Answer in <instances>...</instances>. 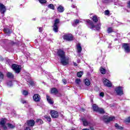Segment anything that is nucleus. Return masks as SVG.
<instances>
[{"label": "nucleus", "mask_w": 130, "mask_h": 130, "mask_svg": "<svg viewBox=\"0 0 130 130\" xmlns=\"http://www.w3.org/2000/svg\"><path fill=\"white\" fill-rule=\"evenodd\" d=\"M100 96L101 97H104V92H101V93H100Z\"/></svg>", "instance_id": "nucleus-43"}, {"label": "nucleus", "mask_w": 130, "mask_h": 130, "mask_svg": "<svg viewBox=\"0 0 130 130\" xmlns=\"http://www.w3.org/2000/svg\"><path fill=\"white\" fill-rule=\"evenodd\" d=\"M42 30H43V29L42 27L39 28V32H42Z\"/></svg>", "instance_id": "nucleus-45"}, {"label": "nucleus", "mask_w": 130, "mask_h": 130, "mask_svg": "<svg viewBox=\"0 0 130 130\" xmlns=\"http://www.w3.org/2000/svg\"><path fill=\"white\" fill-rule=\"evenodd\" d=\"M21 103L23 104H24V103H27V102L24 100H21Z\"/></svg>", "instance_id": "nucleus-44"}, {"label": "nucleus", "mask_w": 130, "mask_h": 130, "mask_svg": "<svg viewBox=\"0 0 130 130\" xmlns=\"http://www.w3.org/2000/svg\"><path fill=\"white\" fill-rule=\"evenodd\" d=\"M29 83L31 86H34V85H35V83L32 81H29Z\"/></svg>", "instance_id": "nucleus-41"}, {"label": "nucleus", "mask_w": 130, "mask_h": 130, "mask_svg": "<svg viewBox=\"0 0 130 130\" xmlns=\"http://www.w3.org/2000/svg\"><path fill=\"white\" fill-rule=\"evenodd\" d=\"M59 24V19H56L54 20L53 25V31L55 33L58 32V24Z\"/></svg>", "instance_id": "nucleus-3"}, {"label": "nucleus", "mask_w": 130, "mask_h": 130, "mask_svg": "<svg viewBox=\"0 0 130 130\" xmlns=\"http://www.w3.org/2000/svg\"><path fill=\"white\" fill-rule=\"evenodd\" d=\"M7 77H8L9 79H14V78H15V76L11 72H8L7 73Z\"/></svg>", "instance_id": "nucleus-18"}, {"label": "nucleus", "mask_w": 130, "mask_h": 130, "mask_svg": "<svg viewBox=\"0 0 130 130\" xmlns=\"http://www.w3.org/2000/svg\"><path fill=\"white\" fill-rule=\"evenodd\" d=\"M128 6L129 8H130V2L128 3Z\"/></svg>", "instance_id": "nucleus-51"}, {"label": "nucleus", "mask_w": 130, "mask_h": 130, "mask_svg": "<svg viewBox=\"0 0 130 130\" xmlns=\"http://www.w3.org/2000/svg\"><path fill=\"white\" fill-rule=\"evenodd\" d=\"M115 91L119 96L123 95V87L121 86L117 87L115 89Z\"/></svg>", "instance_id": "nucleus-5"}, {"label": "nucleus", "mask_w": 130, "mask_h": 130, "mask_svg": "<svg viewBox=\"0 0 130 130\" xmlns=\"http://www.w3.org/2000/svg\"><path fill=\"white\" fill-rule=\"evenodd\" d=\"M4 31L5 32V33H6V34H8V35L12 33V31L10 30V29L8 28H5L4 29Z\"/></svg>", "instance_id": "nucleus-23"}, {"label": "nucleus", "mask_w": 130, "mask_h": 130, "mask_svg": "<svg viewBox=\"0 0 130 130\" xmlns=\"http://www.w3.org/2000/svg\"><path fill=\"white\" fill-rule=\"evenodd\" d=\"M7 85L9 87H12V86H13V82L11 81H10L8 82H7Z\"/></svg>", "instance_id": "nucleus-34"}, {"label": "nucleus", "mask_w": 130, "mask_h": 130, "mask_svg": "<svg viewBox=\"0 0 130 130\" xmlns=\"http://www.w3.org/2000/svg\"><path fill=\"white\" fill-rule=\"evenodd\" d=\"M57 10L58 12H59V13H62L63 11H64V9H63V7L61 6H59L57 8Z\"/></svg>", "instance_id": "nucleus-21"}, {"label": "nucleus", "mask_w": 130, "mask_h": 130, "mask_svg": "<svg viewBox=\"0 0 130 130\" xmlns=\"http://www.w3.org/2000/svg\"><path fill=\"white\" fill-rule=\"evenodd\" d=\"M51 93H52V94H55V95H56V94H57V93H58V91L55 88H51Z\"/></svg>", "instance_id": "nucleus-19"}, {"label": "nucleus", "mask_w": 130, "mask_h": 130, "mask_svg": "<svg viewBox=\"0 0 130 130\" xmlns=\"http://www.w3.org/2000/svg\"><path fill=\"white\" fill-rule=\"evenodd\" d=\"M57 54L60 57L62 66L69 64V57H66V52L63 50L60 49L58 50Z\"/></svg>", "instance_id": "nucleus-1"}, {"label": "nucleus", "mask_w": 130, "mask_h": 130, "mask_svg": "<svg viewBox=\"0 0 130 130\" xmlns=\"http://www.w3.org/2000/svg\"><path fill=\"white\" fill-rule=\"evenodd\" d=\"M63 38L65 40H67V41H72V40H73V37L69 35H64Z\"/></svg>", "instance_id": "nucleus-13"}, {"label": "nucleus", "mask_w": 130, "mask_h": 130, "mask_svg": "<svg viewBox=\"0 0 130 130\" xmlns=\"http://www.w3.org/2000/svg\"><path fill=\"white\" fill-rule=\"evenodd\" d=\"M51 117L53 118H57L58 117V113L55 110H52L50 112Z\"/></svg>", "instance_id": "nucleus-10"}, {"label": "nucleus", "mask_w": 130, "mask_h": 130, "mask_svg": "<svg viewBox=\"0 0 130 130\" xmlns=\"http://www.w3.org/2000/svg\"><path fill=\"white\" fill-rule=\"evenodd\" d=\"M6 10V6L4 4H0V11L2 14H4Z\"/></svg>", "instance_id": "nucleus-15"}, {"label": "nucleus", "mask_w": 130, "mask_h": 130, "mask_svg": "<svg viewBox=\"0 0 130 130\" xmlns=\"http://www.w3.org/2000/svg\"><path fill=\"white\" fill-rule=\"evenodd\" d=\"M122 47L126 53H129L130 52L129 45L128 44L124 43L122 44Z\"/></svg>", "instance_id": "nucleus-8"}, {"label": "nucleus", "mask_w": 130, "mask_h": 130, "mask_svg": "<svg viewBox=\"0 0 130 130\" xmlns=\"http://www.w3.org/2000/svg\"><path fill=\"white\" fill-rule=\"evenodd\" d=\"M32 98L35 102H39L40 101V95L38 94H35Z\"/></svg>", "instance_id": "nucleus-12"}, {"label": "nucleus", "mask_w": 130, "mask_h": 130, "mask_svg": "<svg viewBox=\"0 0 130 130\" xmlns=\"http://www.w3.org/2000/svg\"><path fill=\"white\" fill-rule=\"evenodd\" d=\"M92 20L93 22H95V23H97V22H98V18H97V16L94 15L92 17Z\"/></svg>", "instance_id": "nucleus-26"}, {"label": "nucleus", "mask_w": 130, "mask_h": 130, "mask_svg": "<svg viewBox=\"0 0 130 130\" xmlns=\"http://www.w3.org/2000/svg\"><path fill=\"white\" fill-rule=\"evenodd\" d=\"M7 125L9 128H14V127H15V125L12 124L11 123L7 124Z\"/></svg>", "instance_id": "nucleus-31"}, {"label": "nucleus", "mask_w": 130, "mask_h": 130, "mask_svg": "<svg viewBox=\"0 0 130 130\" xmlns=\"http://www.w3.org/2000/svg\"><path fill=\"white\" fill-rule=\"evenodd\" d=\"M25 130H31L29 127H26Z\"/></svg>", "instance_id": "nucleus-48"}, {"label": "nucleus", "mask_w": 130, "mask_h": 130, "mask_svg": "<svg viewBox=\"0 0 130 130\" xmlns=\"http://www.w3.org/2000/svg\"><path fill=\"white\" fill-rule=\"evenodd\" d=\"M125 122H130V117H128L125 119Z\"/></svg>", "instance_id": "nucleus-42"}, {"label": "nucleus", "mask_w": 130, "mask_h": 130, "mask_svg": "<svg viewBox=\"0 0 130 130\" xmlns=\"http://www.w3.org/2000/svg\"><path fill=\"white\" fill-rule=\"evenodd\" d=\"M115 117L114 116L109 117L108 116H104L102 118V120L105 122H109V121H112V120H114Z\"/></svg>", "instance_id": "nucleus-4"}, {"label": "nucleus", "mask_w": 130, "mask_h": 130, "mask_svg": "<svg viewBox=\"0 0 130 130\" xmlns=\"http://www.w3.org/2000/svg\"><path fill=\"white\" fill-rule=\"evenodd\" d=\"M48 8H49L51 10H54V6L52 4H49L48 5Z\"/></svg>", "instance_id": "nucleus-32"}, {"label": "nucleus", "mask_w": 130, "mask_h": 130, "mask_svg": "<svg viewBox=\"0 0 130 130\" xmlns=\"http://www.w3.org/2000/svg\"><path fill=\"white\" fill-rule=\"evenodd\" d=\"M77 52L81 53L82 52V47H81V44H78L77 45Z\"/></svg>", "instance_id": "nucleus-17"}, {"label": "nucleus", "mask_w": 130, "mask_h": 130, "mask_svg": "<svg viewBox=\"0 0 130 130\" xmlns=\"http://www.w3.org/2000/svg\"><path fill=\"white\" fill-rule=\"evenodd\" d=\"M81 120L82 121L83 125L84 126H87L90 123L88 121H87V119L85 118L84 117H82L81 118Z\"/></svg>", "instance_id": "nucleus-14"}, {"label": "nucleus", "mask_w": 130, "mask_h": 130, "mask_svg": "<svg viewBox=\"0 0 130 130\" xmlns=\"http://www.w3.org/2000/svg\"><path fill=\"white\" fill-rule=\"evenodd\" d=\"M23 95H24L25 96H26V95H28V91L26 90H24L22 92Z\"/></svg>", "instance_id": "nucleus-37"}, {"label": "nucleus", "mask_w": 130, "mask_h": 130, "mask_svg": "<svg viewBox=\"0 0 130 130\" xmlns=\"http://www.w3.org/2000/svg\"><path fill=\"white\" fill-rule=\"evenodd\" d=\"M87 23H89L90 24V29L92 30H95L96 31H100V29H101V23H98L96 25H94V24L91 21V20H88L87 21Z\"/></svg>", "instance_id": "nucleus-2"}, {"label": "nucleus", "mask_w": 130, "mask_h": 130, "mask_svg": "<svg viewBox=\"0 0 130 130\" xmlns=\"http://www.w3.org/2000/svg\"><path fill=\"white\" fill-rule=\"evenodd\" d=\"M36 122L39 123V124H42V123H43V121H42L41 119H38L36 120Z\"/></svg>", "instance_id": "nucleus-28"}, {"label": "nucleus", "mask_w": 130, "mask_h": 130, "mask_svg": "<svg viewBox=\"0 0 130 130\" xmlns=\"http://www.w3.org/2000/svg\"><path fill=\"white\" fill-rule=\"evenodd\" d=\"M41 4H46V0H39Z\"/></svg>", "instance_id": "nucleus-36"}, {"label": "nucleus", "mask_w": 130, "mask_h": 130, "mask_svg": "<svg viewBox=\"0 0 130 130\" xmlns=\"http://www.w3.org/2000/svg\"><path fill=\"white\" fill-rule=\"evenodd\" d=\"M83 72L81 71V72L77 73V77H78V78H81L82 77V76H83Z\"/></svg>", "instance_id": "nucleus-27"}, {"label": "nucleus", "mask_w": 130, "mask_h": 130, "mask_svg": "<svg viewBox=\"0 0 130 130\" xmlns=\"http://www.w3.org/2000/svg\"><path fill=\"white\" fill-rule=\"evenodd\" d=\"M84 82L86 86H90V84H91V82H90V81L88 79L84 80Z\"/></svg>", "instance_id": "nucleus-24"}, {"label": "nucleus", "mask_w": 130, "mask_h": 130, "mask_svg": "<svg viewBox=\"0 0 130 130\" xmlns=\"http://www.w3.org/2000/svg\"><path fill=\"white\" fill-rule=\"evenodd\" d=\"M12 69L13 71H15L16 74H19L20 72H21V66L17 64H13L12 66Z\"/></svg>", "instance_id": "nucleus-6"}, {"label": "nucleus", "mask_w": 130, "mask_h": 130, "mask_svg": "<svg viewBox=\"0 0 130 130\" xmlns=\"http://www.w3.org/2000/svg\"><path fill=\"white\" fill-rule=\"evenodd\" d=\"M44 118H46L48 120V121H51V118H50V116L45 115L44 116Z\"/></svg>", "instance_id": "nucleus-30"}, {"label": "nucleus", "mask_w": 130, "mask_h": 130, "mask_svg": "<svg viewBox=\"0 0 130 130\" xmlns=\"http://www.w3.org/2000/svg\"><path fill=\"white\" fill-rule=\"evenodd\" d=\"M78 62H80V60H77Z\"/></svg>", "instance_id": "nucleus-52"}, {"label": "nucleus", "mask_w": 130, "mask_h": 130, "mask_svg": "<svg viewBox=\"0 0 130 130\" xmlns=\"http://www.w3.org/2000/svg\"><path fill=\"white\" fill-rule=\"evenodd\" d=\"M62 83H63V84L64 85L67 84V83H68V82L67 81V80L65 79H62Z\"/></svg>", "instance_id": "nucleus-39"}, {"label": "nucleus", "mask_w": 130, "mask_h": 130, "mask_svg": "<svg viewBox=\"0 0 130 130\" xmlns=\"http://www.w3.org/2000/svg\"><path fill=\"white\" fill-rule=\"evenodd\" d=\"M74 66H75V67H77V66H78V64H77V63L74 62Z\"/></svg>", "instance_id": "nucleus-47"}, {"label": "nucleus", "mask_w": 130, "mask_h": 130, "mask_svg": "<svg viewBox=\"0 0 130 130\" xmlns=\"http://www.w3.org/2000/svg\"><path fill=\"white\" fill-rule=\"evenodd\" d=\"M100 72L102 75H105L106 74V70L102 67L100 68Z\"/></svg>", "instance_id": "nucleus-22"}, {"label": "nucleus", "mask_w": 130, "mask_h": 130, "mask_svg": "<svg viewBox=\"0 0 130 130\" xmlns=\"http://www.w3.org/2000/svg\"><path fill=\"white\" fill-rule=\"evenodd\" d=\"M108 33L110 34V33H112L113 32V29L111 27H109L107 29Z\"/></svg>", "instance_id": "nucleus-33"}, {"label": "nucleus", "mask_w": 130, "mask_h": 130, "mask_svg": "<svg viewBox=\"0 0 130 130\" xmlns=\"http://www.w3.org/2000/svg\"><path fill=\"white\" fill-rule=\"evenodd\" d=\"M92 108L94 111H96V112H99V113H105V112L103 109L99 108L98 106L96 105H93L92 106Z\"/></svg>", "instance_id": "nucleus-7"}, {"label": "nucleus", "mask_w": 130, "mask_h": 130, "mask_svg": "<svg viewBox=\"0 0 130 130\" xmlns=\"http://www.w3.org/2000/svg\"><path fill=\"white\" fill-rule=\"evenodd\" d=\"M47 100L50 104H53V101L51 100V98L49 97L48 95H46Z\"/></svg>", "instance_id": "nucleus-20"}, {"label": "nucleus", "mask_w": 130, "mask_h": 130, "mask_svg": "<svg viewBox=\"0 0 130 130\" xmlns=\"http://www.w3.org/2000/svg\"><path fill=\"white\" fill-rule=\"evenodd\" d=\"M0 78L2 80H3V79H4V74L2 72H0Z\"/></svg>", "instance_id": "nucleus-38"}, {"label": "nucleus", "mask_w": 130, "mask_h": 130, "mask_svg": "<svg viewBox=\"0 0 130 130\" xmlns=\"http://www.w3.org/2000/svg\"><path fill=\"white\" fill-rule=\"evenodd\" d=\"M115 127H116V128H117L118 129H120V130H122V129H123V127H121V126L118 125V124H116L115 125Z\"/></svg>", "instance_id": "nucleus-29"}, {"label": "nucleus", "mask_w": 130, "mask_h": 130, "mask_svg": "<svg viewBox=\"0 0 130 130\" xmlns=\"http://www.w3.org/2000/svg\"><path fill=\"white\" fill-rule=\"evenodd\" d=\"M105 15H106V16H107V15H109V11L106 10L105 11Z\"/></svg>", "instance_id": "nucleus-40"}, {"label": "nucleus", "mask_w": 130, "mask_h": 130, "mask_svg": "<svg viewBox=\"0 0 130 130\" xmlns=\"http://www.w3.org/2000/svg\"><path fill=\"white\" fill-rule=\"evenodd\" d=\"M72 7L74 9H75V8H76V6L73 5V6H72Z\"/></svg>", "instance_id": "nucleus-49"}, {"label": "nucleus", "mask_w": 130, "mask_h": 130, "mask_svg": "<svg viewBox=\"0 0 130 130\" xmlns=\"http://www.w3.org/2000/svg\"><path fill=\"white\" fill-rule=\"evenodd\" d=\"M90 129L91 130H94V128L93 127H90Z\"/></svg>", "instance_id": "nucleus-50"}, {"label": "nucleus", "mask_w": 130, "mask_h": 130, "mask_svg": "<svg viewBox=\"0 0 130 130\" xmlns=\"http://www.w3.org/2000/svg\"><path fill=\"white\" fill-rule=\"evenodd\" d=\"M76 34H78L79 35H81V32L79 33V30L76 31Z\"/></svg>", "instance_id": "nucleus-46"}, {"label": "nucleus", "mask_w": 130, "mask_h": 130, "mask_svg": "<svg viewBox=\"0 0 130 130\" xmlns=\"http://www.w3.org/2000/svg\"><path fill=\"white\" fill-rule=\"evenodd\" d=\"M7 121V119L5 118H2L0 119V124L3 126L4 130H7V126L5 125Z\"/></svg>", "instance_id": "nucleus-11"}, {"label": "nucleus", "mask_w": 130, "mask_h": 130, "mask_svg": "<svg viewBox=\"0 0 130 130\" xmlns=\"http://www.w3.org/2000/svg\"><path fill=\"white\" fill-rule=\"evenodd\" d=\"M75 83L77 84V85H79L80 83H81V79H76Z\"/></svg>", "instance_id": "nucleus-35"}, {"label": "nucleus", "mask_w": 130, "mask_h": 130, "mask_svg": "<svg viewBox=\"0 0 130 130\" xmlns=\"http://www.w3.org/2000/svg\"><path fill=\"white\" fill-rule=\"evenodd\" d=\"M27 123L28 126H34L35 121L34 120H29L27 121Z\"/></svg>", "instance_id": "nucleus-16"}, {"label": "nucleus", "mask_w": 130, "mask_h": 130, "mask_svg": "<svg viewBox=\"0 0 130 130\" xmlns=\"http://www.w3.org/2000/svg\"><path fill=\"white\" fill-rule=\"evenodd\" d=\"M79 23H80V20H79L78 19H76L74 20V23H73V26L76 27V25H78Z\"/></svg>", "instance_id": "nucleus-25"}, {"label": "nucleus", "mask_w": 130, "mask_h": 130, "mask_svg": "<svg viewBox=\"0 0 130 130\" xmlns=\"http://www.w3.org/2000/svg\"><path fill=\"white\" fill-rule=\"evenodd\" d=\"M103 82L105 86H106V87H112V84H111V82L109 81L108 79L104 78L103 79Z\"/></svg>", "instance_id": "nucleus-9"}]
</instances>
